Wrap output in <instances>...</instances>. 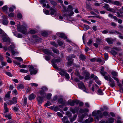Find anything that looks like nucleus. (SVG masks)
Listing matches in <instances>:
<instances>
[{"instance_id":"19","label":"nucleus","mask_w":123,"mask_h":123,"mask_svg":"<svg viewBox=\"0 0 123 123\" xmlns=\"http://www.w3.org/2000/svg\"><path fill=\"white\" fill-rule=\"evenodd\" d=\"M15 46L14 44L12 43L11 45H10L8 48L9 50L10 51L13 50H14L15 48Z\"/></svg>"},{"instance_id":"16","label":"nucleus","mask_w":123,"mask_h":123,"mask_svg":"<svg viewBox=\"0 0 123 123\" xmlns=\"http://www.w3.org/2000/svg\"><path fill=\"white\" fill-rule=\"evenodd\" d=\"M62 119L63 123H70V122L68 120V118L66 116H64Z\"/></svg>"},{"instance_id":"1","label":"nucleus","mask_w":123,"mask_h":123,"mask_svg":"<svg viewBox=\"0 0 123 123\" xmlns=\"http://www.w3.org/2000/svg\"><path fill=\"white\" fill-rule=\"evenodd\" d=\"M45 93L44 91H42L41 90L39 91V94L41 96H38L37 98V100L39 105L41 104L42 102L43 99L45 96Z\"/></svg>"},{"instance_id":"27","label":"nucleus","mask_w":123,"mask_h":123,"mask_svg":"<svg viewBox=\"0 0 123 123\" xmlns=\"http://www.w3.org/2000/svg\"><path fill=\"white\" fill-rule=\"evenodd\" d=\"M113 4L115 5H117V6H121L122 5V4L120 3L118 1H116L114 2Z\"/></svg>"},{"instance_id":"64","label":"nucleus","mask_w":123,"mask_h":123,"mask_svg":"<svg viewBox=\"0 0 123 123\" xmlns=\"http://www.w3.org/2000/svg\"><path fill=\"white\" fill-rule=\"evenodd\" d=\"M10 92H8L6 94L5 96V97L6 98H9L10 97Z\"/></svg>"},{"instance_id":"35","label":"nucleus","mask_w":123,"mask_h":123,"mask_svg":"<svg viewBox=\"0 0 123 123\" xmlns=\"http://www.w3.org/2000/svg\"><path fill=\"white\" fill-rule=\"evenodd\" d=\"M111 74L112 76L114 77L117 76H118L117 72L115 71H113L111 72Z\"/></svg>"},{"instance_id":"29","label":"nucleus","mask_w":123,"mask_h":123,"mask_svg":"<svg viewBox=\"0 0 123 123\" xmlns=\"http://www.w3.org/2000/svg\"><path fill=\"white\" fill-rule=\"evenodd\" d=\"M79 58L82 61H84L86 59L85 55L82 54L80 55L79 57Z\"/></svg>"},{"instance_id":"50","label":"nucleus","mask_w":123,"mask_h":123,"mask_svg":"<svg viewBox=\"0 0 123 123\" xmlns=\"http://www.w3.org/2000/svg\"><path fill=\"white\" fill-rule=\"evenodd\" d=\"M30 33L31 34H34L36 32V31L34 30H31L29 31Z\"/></svg>"},{"instance_id":"28","label":"nucleus","mask_w":123,"mask_h":123,"mask_svg":"<svg viewBox=\"0 0 123 123\" xmlns=\"http://www.w3.org/2000/svg\"><path fill=\"white\" fill-rule=\"evenodd\" d=\"M93 120V119L92 118H89L86 120L85 121V122L86 123H91L90 122H92Z\"/></svg>"},{"instance_id":"51","label":"nucleus","mask_w":123,"mask_h":123,"mask_svg":"<svg viewBox=\"0 0 123 123\" xmlns=\"http://www.w3.org/2000/svg\"><path fill=\"white\" fill-rule=\"evenodd\" d=\"M43 12L44 13L47 15H48L49 13V11L48 10L45 9H43Z\"/></svg>"},{"instance_id":"63","label":"nucleus","mask_w":123,"mask_h":123,"mask_svg":"<svg viewBox=\"0 0 123 123\" xmlns=\"http://www.w3.org/2000/svg\"><path fill=\"white\" fill-rule=\"evenodd\" d=\"M31 86L37 87L38 86V85L36 83H32L31 84Z\"/></svg>"},{"instance_id":"41","label":"nucleus","mask_w":123,"mask_h":123,"mask_svg":"<svg viewBox=\"0 0 123 123\" xmlns=\"http://www.w3.org/2000/svg\"><path fill=\"white\" fill-rule=\"evenodd\" d=\"M51 96L52 94L51 93H48L46 95L47 98L48 99H50L51 98Z\"/></svg>"},{"instance_id":"14","label":"nucleus","mask_w":123,"mask_h":123,"mask_svg":"<svg viewBox=\"0 0 123 123\" xmlns=\"http://www.w3.org/2000/svg\"><path fill=\"white\" fill-rule=\"evenodd\" d=\"M50 10L51 11L50 12L51 15H53L56 13V10L53 9L52 7H50Z\"/></svg>"},{"instance_id":"53","label":"nucleus","mask_w":123,"mask_h":123,"mask_svg":"<svg viewBox=\"0 0 123 123\" xmlns=\"http://www.w3.org/2000/svg\"><path fill=\"white\" fill-rule=\"evenodd\" d=\"M15 59L18 60L19 62L23 61V59L20 57H17L15 58Z\"/></svg>"},{"instance_id":"8","label":"nucleus","mask_w":123,"mask_h":123,"mask_svg":"<svg viewBox=\"0 0 123 123\" xmlns=\"http://www.w3.org/2000/svg\"><path fill=\"white\" fill-rule=\"evenodd\" d=\"M70 110L73 113H75L76 112L78 113L79 111V108L77 107L74 108H71Z\"/></svg>"},{"instance_id":"46","label":"nucleus","mask_w":123,"mask_h":123,"mask_svg":"<svg viewBox=\"0 0 123 123\" xmlns=\"http://www.w3.org/2000/svg\"><path fill=\"white\" fill-rule=\"evenodd\" d=\"M6 58L8 59L7 60V62L9 63H11L12 62V61L10 58L7 56H6Z\"/></svg>"},{"instance_id":"32","label":"nucleus","mask_w":123,"mask_h":123,"mask_svg":"<svg viewBox=\"0 0 123 123\" xmlns=\"http://www.w3.org/2000/svg\"><path fill=\"white\" fill-rule=\"evenodd\" d=\"M87 115V114L86 113H85L84 114H83L80 117V122H82V121L84 117L85 116Z\"/></svg>"},{"instance_id":"22","label":"nucleus","mask_w":123,"mask_h":123,"mask_svg":"<svg viewBox=\"0 0 123 123\" xmlns=\"http://www.w3.org/2000/svg\"><path fill=\"white\" fill-rule=\"evenodd\" d=\"M4 104V113H6L8 112L9 111L8 108L7 107V104L6 103H5Z\"/></svg>"},{"instance_id":"62","label":"nucleus","mask_w":123,"mask_h":123,"mask_svg":"<svg viewBox=\"0 0 123 123\" xmlns=\"http://www.w3.org/2000/svg\"><path fill=\"white\" fill-rule=\"evenodd\" d=\"M27 99L26 97H25L24 98V102L25 105H26L27 103Z\"/></svg>"},{"instance_id":"48","label":"nucleus","mask_w":123,"mask_h":123,"mask_svg":"<svg viewBox=\"0 0 123 123\" xmlns=\"http://www.w3.org/2000/svg\"><path fill=\"white\" fill-rule=\"evenodd\" d=\"M103 116L105 117H107L109 116V115L107 111H105L103 112Z\"/></svg>"},{"instance_id":"42","label":"nucleus","mask_w":123,"mask_h":123,"mask_svg":"<svg viewBox=\"0 0 123 123\" xmlns=\"http://www.w3.org/2000/svg\"><path fill=\"white\" fill-rule=\"evenodd\" d=\"M50 3L53 6H55L57 5V3L54 1H50Z\"/></svg>"},{"instance_id":"58","label":"nucleus","mask_w":123,"mask_h":123,"mask_svg":"<svg viewBox=\"0 0 123 123\" xmlns=\"http://www.w3.org/2000/svg\"><path fill=\"white\" fill-rule=\"evenodd\" d=\"M95 17L97 18L100 19H103V17H102L96 14L95 16Z\"/></svg>"},{"instance_id":"5","label":"nucleus","mask_w":123,"mask_h":123,"mask_svg":"<svg viewBox=\"0 0 123 123\" xmlns=\"http://www.w3.org/2000/svg\"><path fill=\"white\" fill-rule=\"evenodd\" d=\"M108 76L109 77V81L110 82L109 83L110 86L112 87H114L115 85V81L109 75H108Z\"/></svg>"},{"instance_id":"61","label":"nucleus","mask_w":123,"mask_h":123,"mask_svg":"<svg viewBox=\"0 0 123 123\" xmlns=\"http://www.w3.org/2000/svg\"><path fill=\"white\" fill-rule=\"evenodd\" d=\"M111 26L113 27L116 26L117 25L116 24L113 22H111Z\"/></svg>"},{"instance_id":"52","label":"nucleus","mask_w":123,"mask_h":123,"mask_svg":"<svg viewBox=\"0 0 123 123\" xmlns=\"http://www.w3.org/2000/svg\"><path fill=\"white\" fill-rule=\"evenodd\" d=\"M66 115L69 118L71 117H70L72 116V114L71 113L67 111L66 113Z\"/></svg>"},{"instance_id":"60","label":"nucleus","mask_w":123,"mask_h":123,"mask_svg":"<svg viewBox=\"0 0 123 123\" xmlns=\"http://www.w3.org/2000/svg\"><path fill=\"white\" fill-rule=\"evenodd\" d=\"M101 41V39H97L96 40V42L98 44H99Z\"/></svg>"},{"instance_id":"54","label":"nucleus","mask_w":123,"mask_h":123,"mask_svg":"<svg viewBox=\"0 0 123 123\" xmlns=\"http://www.w3.org/2000/svg\"><path fill=\"white\" fill-rule=\"evenodd\" d=\"M68 10H69L70 11H72L73 10V6H72L69 5L68 6Z\"/></svg>"},{"instance_id":"44","label":"nucleus","mask_w":123,"mask_h":123,"mask_svg":"<svg viewBox=\"0 0 123 123\" xmlns=\"http://www.w3.org/2000/svg\"><path fill=\"white\" fill-rule=\"evenodd\" d=\"M40 90L45 92V91H47L48 90V89L46 87L43 86L41 88Z\"/></svg>"},{"instance_id":"2","label":"nucleus","mask_w":123,"mask_h":123,"mask_svg":"<svg viewBox=\"0 0 123 123\" xmlns=\"http://www.w3.org/2000/svg\"><path fill=\"white\" fill-rule=\"evenodd\" d=\"M23 25H20L18 27V30L19 32L23 34H25L26 33V29L25 27L26 25L25 23H23Z\"/></svg>"},{"instance_id":"12","label":"nucleus","mask_w":123,"mask_h":123,"mask_svg":"<svg viewBox=\"0 0 123 123\" xmlns=\"http://www.w3.org/2000/svg\"><path fill=\"white\" fill-rule=\"evenodd\" d=\"M58 37L66 39L67 37L65 36V34L62 33H59L58 34Z\"/></svg>"},{"instance_id":"59","label":"nucleus","mask_w":123,"mask_h":123,"mask_svg":"<svg viewBox=\"0 0 123 123\" xmlns=\"http://www.w3.org/2000/svg\"><path fill=\"white\" fill-rule=\"evenodd\" d=\"M56 114H57L60 117H62L63 116L62 114L60 112H58Z\"/></svg>"},{"instance_id":"40","label":"nucleus","mask_w":123,"mask_h":123,"mask_svg":"<svg viewBox=\"0 0 123 123\" xmlns=\"http://www.w3.org/2000/svg\"><path fill=\"white\" fill-rule=\"evenodd\" d=\"M20 72L23 73H26L28 72V71L27 70L21 69L20 70Z\"/></svg>"},{"instance_id":"37","label":"nucleus","mask_w":123,"mask_h":123,"mask_svg":"<svg viewBox=\"0 0 123 123\" xmlns=\"http://www.w3.org/2000/svg\"><path fill=\"white\" fill-rule=\"evenodd\" d=\"M6 103L10 105H11L14 104V103L12 101L10 100H8L7 102H6Z\"/></svg>"},{"instance_id":"31","label":"nucleus","mask_w":123,"mask_h":123,"mask_svg":"<svg viewBox=\"0 0 123 123\" xmlns=\"http://www.w3.org/2000/svg\"><path fill=\"white\" fill-rule=\"evenodd\" d=\"M97 114L101 118L103 116V114H102L101 111L99 110H98L97 111Z\"/></svg>"},{"instance_id":"47","label":"nucleus","mask_w":123,"mask_h":123,"mask_svg":"<svg viewBox=\"0 0 123 123\" xmlns=\"http://www.w3.org/2000/svg\"><path fill=\"white\" fill-rule=\"evenodd\" d=\"M1 63V64L2 66V67L1 66L0 67V68H2V67L6 65V62H3L2 61L0 62Z\"/></svg>"},{"instance_id":"21","label":"nucleus","mask_w":123,"mask_h":123,"mask_svg":"<svg viewBox=\"0 0 123 123\" xmlns=\"http://www.w3.org/2000/svg\"><path fill=\"white\" fill-rule=\"evenodd\" d=\"M114 122V119L111 117L109 118L105 123H113Z\"/></svg>"},{"instance_id":"34","label":"nucleus","mask_w":123,"mask_h":123,"mask_svg":"<svg viewBox=\"0 0 123 123\" xmlns=\"http://www.w3.org/2000/svg\"><path fill=\"white\" fill-rule=\"evenodd\" d=\"M24 79L26 80H31V76L30 75H27L24 77Z\"/></svg>"},{"instance_id":"36","label":"nucleus","mask_w":123,"mask_h":123,"mask_svg":"<svg viewBox=\"0 0 123 123\" xmlns=\"http://www.w3.org/2000/svg\"><path fill=\"white\" fill-rule=\"evenodd\" d=\"M24 88L23 85L21 84L18 85L17 87V89L18 90L22 89Z\"/></svg>"},{"instance_id":"11","label":"nucleus","mask_w":123,"mask_h":123,"mask_svg":"<svg viewBox=\"0 0 123 123\" xmlns=\"http://www.w3.org/2000/svg\"><path fill=\"white\" fill-rule=\"evenodd\" d=\"M105 40L109 44L113 43V40L111 38L109 37L106 38L105 39Z\"/></svg>"},{"instance_id":"55","label":"nucleus","mask_w":123,"mask_h":123,"mask_svg":"<svg viewBox=\"0 0 123 123\" xmlns=\"http://www.w3.org/2000/svg\"><path fill=\"white\" fill-rule=\"evenodd\" d=\"M45 59L47 61H48L50 60V56L46 55L45 56Z\"/></svg>"},{"instance_id":"13","label":"nucleus","mask_w":123,"mask_h":123,"mask_svg":"<svg viewBox=\"0 0 123 123\" xmlns=\"http://www.w3.org/2000/svg\"><path fill=\"white\" fill-rule=\"evenodd\" d=\"M2 21V23L4 25H6L8 23V21L7 18H3L2 19V21L0 20V21Z\"/></svg>"},{"instance_id":"30","label":"nucleus","mask_w":123,"mask_h":123,"mask_svg":"<svg viewBox=\"0 0 123 123\" xmlns=\"http://www.w3.org/2000/svg\"><path fill=\"white\" fill-rule=\"evenodd\" d=\"M52 49L53 52L59 55V53L58 50L54 48H52Z\"/></svg>"},{"instance_id":"57","label":"nucleus","mask_w":123,"mask_h":123,"mask_svg":"<svg viewBox=\"0 0 123 123\" xmlns=\"http://www.w3.org/2000/svg\"><path fill=\"white\" fill-rule=\"evenodd\" d=\"M108 31V30L107 29L106 30L103 31L102 32L103 34H106L109 32Z\"/></svg>"},{"instance_id":"56","label":"nucleus","mask_w":123,"mask_h":123,"mask_svg":"<svg viewBox=\"0 0 123 123\" xmlns=\"http://www.w3.org/2000/svg\"><path fill=\"white\" fill-rule=\"evenodd\" d=\"M65 76L66 78L68 80H69L70 78V77L69 75L67 73H66L65 74V75L64 76Z\"/></svg>"},{"instance_id":"26","label":"nucleus","mask_w":123,"mask_h":123,"mask_svg":"<svg viewBox=\"0 0 123 123\" xmlns=\"http://www.w3.org/2000/svg\"><path fill=\"white\" fill-rule=\"evenodd\" d=\"M58 102L59 103L62 104H65V102L63 101V99L62 98H60L58 99Z\"/></svg>"},{"instance_id":"3","label":"nucleus","mask_w":123,"mask_h":123,"mask_svg":"<svg viewBox=\"0 0 123 123\" xmlns=\"http://www.w3.org/2000/svg\"><path fill=\"white\" fill-rule=\"evenodd\" d=\"M100 73L103 76H104V78L105 79L108 81H109V77L108 76H105L107 74V72L105 71L104 70V68L103 67L102 68L101 71H100Z\"/></svg>"},{"instance_id":"7","label":"nucleus","mask_w":123,"mask_h":123,"mask_svg":"<svg viewBox=\"0 0 123 123\" xmlns=\"http://www.w3.org/2000/svg\"><path fill=\"white\" fill-rule=\"evenodd\" d=\"M58 70L59 71V74L62 76H64L67 73L66 71L63 69L59 68Z\"/></svg>"},{"instance_id":"39","label":"nucleus","mask_w":123,"mask_h":123,"mask_svg":"<svg viewBox=\"0 0 123 123\" xmlns=\"http://www.w3.org/2000/svg\"><path fill=\"white\" fill-rule=\"evenodd\" d=\"M98 92L99 95H103V93L101 89H99L98 90Z\"/></svg>"},{"instance_id":"18","label":"nucleus","mask_w":123,"mask_h":123,"mask_svg":"<svg viewBox=\"0 0 123 123\" xmlns=\"http://www.w3.org/2000/svg\"><path fill=\"white\" fill-rule=\"evenodd\" d=\"M88 109L86 108L80 109L79 110V112L80 113H82L85 112H88Z\"/></svg>"},{"instance_id":"33","label":"nucleus","mask_w":123,"mask_h":123,"mask_svg":"<svg viewBox=\"0 0 123 123\" xmlns=\"http://www.w3.org/2000/svg\"><path fill=\"white\" fill-rule=\"evenodd\" d=\"M74 12L73 11H72L69 14H64V16H65L67 17V18L69 16H72L74 14Z\"/></svg>"},{"instance_id":"25","label":"nucleus","mask_w":123,"mask_h":123,"mask_svg":"<svg viewBox=\"0 0 123 123\" xmlns=\"http://www.w3.org/2000/svg\"><path fill=\"white\" fill-rule=\"evenodd\" d=\"M60 62V59H54L51 61L52 64H56L57 63Z\"/></svg>"},{"instance_id":"20","label":"nucleus","mask_w":123,"mask_h":123,"mask_svg":"<svg viewBox=\"0 0 123 123\" xmlns=\"http://www.w3.org/2000/svg\"><path fill=\"white\" fill-rule=\"evenodd\" d=\"M43 51L45 54L47 55H50L51 53V52L48 49H43Z\"/></svg>"},{"instance_id":"9","label":"nucleus","mask_w":123,"mask_h":123,"mask_svg":"<svg viewBox=\"0 0 123 123\" xmlns=\"http://www.w3.org/2000/svg\"><path fill=\"white\" fill-rule=\"evenodd\" d=\"M79 88L80 89H82L83 88L85 89V86L83 82H81L78 83Z\"/></svg>"},{"instance_id":"15","label":"nucleus","mask_w":123,"mask_h":123,"mask_svg":"<svg viewBox=\"0 0 123 123\" xmlns=\"http://www.w3.org/2000/svg\"><path fill=\"white\" fill-rule=\"evenodd\" d=\"M103 7L107 9V10L110 11H112L113 9L111 8H109V5L107 4H105L104 6H103Z\"/></svg>"},{"instance_id":"45","label":"nucleus","mask_w":123,"mask_h":123,"mask_svg":"<svg viewBox=\"0 0 123 123\" xmlns=\"http://www.w3.org/2000/svg\"><path fill=\"white\" fill-rule=\"evenodd\" d=\"M50 43L52 45H53L55 47H56L58 46L57 44L54 42H51Z\"/></svg>"},{"instance_id":"23","label":"nucleus","mask_w":123,"mask_h":123,"mask_svg":"<svg viewBox=\"0 0 123 123\" xmlns=\"http://www.w3.org/2000/svg\"><path fill=\"white\" fill-rule=\"evenodd\" d=\"M35 97V95L33 93H32L29 96L28 98L29 100H32L34 99Z\"/></svg>"},{"instance_id":"24","label":"nucleus","mask_w":123,"mask_h":123,"mask_svg":"<svg viewBox=\"0 0 123 123\" xmlns=\"http://www.w3.org/2000/svg\"><path fill=\"white\" fill-rule=\"evenodd\" d=\"M4 117L6 118H7L9 119H11V116L10 114H4L3 115Z\"/></svg>"},{"instance_id":"38","label":"nucleus","mask_w":123,"mask_h":123,"mask_svg":"<svg viewBox=\"0 0 123 123\" xmlns=\"http://www.w3.org/2000/svg\"><path fill=\"white\" fill-rule=\"evenodd\" d=\"M110 52L113 55H115L117 54V52L114 50H111Z\"/></svg>"},{"instance_id":"4","label":"nucleus","mask_w":123,"mask_h":123,"mask_svg":"<svg viewBox=\"0 0 123 123\" xmlns=\"http://www.w3.org/2000/svg\"><path fill=\"white\" fill-rule=\"evenodd\" d=\"M29 71L31 75L35 74L37 72V70L32 66H31L29 67Z\"/></svg>"},{"instance_id":"10","label":"nucleus","mask_w":123,"mask_h":123,"mask_svg":"<svg viewBox=\"0 0 123 123\" xmlns=\"http://www.w3.org/2000/svg\"><path fill=\"white\" fill-rule=\"evenodd\" d=\"M84 75L85 76V79L86 80L88 79H89L90 74L87 71H85L83 72Z\"/></svg>"},{"instance_id":"43","label":"nucleus","mask_w":123,"mask_h":123,"mask_svg":"<svg viewBox=\"0 0 123 123\" xmlns=\"http://www.w3.org/2000/svg\"><path fill=\"white\" fill-rule=\"evenodd\" d=\"M15 8V7L14 6H12L11 7H10L9 11V12H13Z\"/></svg>"},{"instance_id":"6","label":"nucleus","mask_w":123,"mask_h":123,"mask_svg":"<svg viewBox=\"0 0 123 123\" xmlns=\"http://www.w3.org/2000/svg\"><path fill=\"white\" fill-rule=\"evenodd\" d=\"M2 40L3 42L7 43V44L8 45H9L10 44L11 41L9 38H8L6 37H2Z\"/></svg>"},{"instance_id":"17","label":"nucleus","mask_w":123,"mask_h":123,"mask_svg":"<svg viewBox=\"0 0 123 123\" xmlns=\"http://www.w3.org/2000/svg\"><path fill=\"white\" fill-rule=\"evenodd\" d=\"M68 104L71 106H73L74 105L75 100L72 101L71 100H69L68 101Z\"/></svg>"},{"instance_id":"49","label":"nucleus","mask_w":123,"mask_h":123,"mask_svg":"<svg viewBox=\"0 0 123 123\" xmlns=\"http://www.w3.org/2000/svg\"><path fill=\"white\" fill-rule=\"evenodd\" d=\"M48 33L46 32H43L42 33V35L43 36L45 37L48 35Z\"/></svg>"}]
</instances>
